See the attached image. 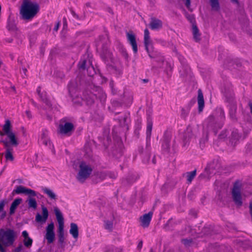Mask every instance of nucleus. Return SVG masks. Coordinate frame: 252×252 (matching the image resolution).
<instances>
[{"label":"nucleus","mask_w":252,"mask_h":252,"mask_svg":"<svg viewBox=\"0 0 252 252\" xmlns=\"http://www.w3.org/2000/svg\"><path fill=\"white\" fill-rule=\"evenodd\" d=\"M4 135L7 136L9 141L7 139H1L0 142L3 144L5 149L4 154L6 161L12 162L14 159L13 155V149L10 145L16 147L18 145L19 142L15 133L12 131V126L9 120L5 121L2 130H0V136L2 137Z\"/></svg>","instance_id":"1"},{"label":"nucleus","mask_w":252,"mask_h":252,"mask_svg":"<svg viewBox=\"0 0 252 252\" xmlns=\"http://www.w3.org/2000/svg\"><path fill=\"white\" fill-rule=\"evenodd\" d=\"M17 238V233L11 228L0 229V252H6L5 248L13 245Z\"/></svg>","instance_id":"2"},{"label":"nucleus","mask_w":252,"mask_h":252,"mask_svg":"<svg viewBox=\"0 0 252 252\" xmlns=\"http://www.w3.org/2000/svg\"><path fill=\"white\" fill-rule=\"evenodd\" d=\"M39 10L38 5L34 2L25 0L22 4L20 14L23 19L31 20Z\"/></svg>","instance_id":"3"},{"label":"nucleus","mask_w":252,"mask_h":252,"mask_svg":"<svg viewBox=\"0 0 252 252\" xmlns=\"http://www.w3.org/2000/svg\"><path fill=\"white\" fill-rule=\"evenodd\" d=\"M80 170L77 176V180L83 183L88 178L92 172L91 166L84 161L80 162L79 165Z\"/></svg>","instance_id":"4"},{"label":"nucleus","mask_w":252,"mask_h":252,"mask_svg":"<svg viewBox=\"0 0 252 252\" xmlns=\"http://www.w3.org/2000/svg\"><path fill=\"white\" fill-rule=\"evenodd\" d=\"M74 130V126L72 123L65 122V119H62L59 125L58 132L64 136H69L71 135Z\"/></svg>","instance_id":"5"},{"label":"nucleus","mask_w":252,"mask_h":252,"mask_svg":"<svg viewBox=\"0 0 252 252\" xmlns=\"http://www.w3.org/2000/svg\"><path fill=\"white\" fill-rule=\"evenodd\" d=\"M242 188V184L239 181H236L232 189V198L235 204L240 207L242 205V195L241 194V190Z\"/></svg>","instance_id":"6"},{"label":"nucleus","mask_w":252,"mask_h":252,"mask_svg":"<svg viewBox=\"0 0 252 252\" xmlns=\"http://www.w3.org/2000/svg\"><path fill=\"white\" fill-rule=\"evenodd\" d=\"M54 212L56 216L57 220L59 223L58 234L64 233V222L63 215L60 210L57 208H54Z\"/></svg>","instance_id":"7"},{"label":"nucleus","mask_w":252,"mask_h":252,"mask_svg":"<svg viewBox=\"0 0 252 252\" xmlns=\"http://www.w3.org/2000/svg\"><path fill=\"white\" fill-rule=\"evenodd\" d=\"M54 225L53 222L48 225L46 228L45 238L46 239L48 244L53 242L55 239V233L54 231Z\"/></svg>","instance_id":"8"},{"label":"nucleus","mask_w":252,"mask_h":252,"mask_svg":"<svg viewBox=\"0 0 252 252\" xmlns=\"http://www.w3.org/2000/svg\"><path fill=\"white\" fill-rule=\"evenodd\" d=\"M126 37L128 42L132 46L134 53H137L138 48L136 41L135 35L132 32H126Z\"/></svg>","instance_id":"9"},{"label":"nucleus","mask_w":252,"mask_h":252,"mask_svg":"<svg viewBox=\"0 0 252 252\" xmlns=\"http://www.w3.org/2000/svg\"><path fill=\"white\" fill-rule=\"evenodd\" d=\"M14 191L17 194L24 193L32 196H35L36 195V192L34 190L30 189H27L22 186H18Z\"/></svg>","instance_id":"10"},{"label":"nucleus","mask_w":252,"mask_h":252,"mask_svg":"<svg viewBox=\"0 0 252 252\" xmlns=\"http://www.w3.org/2000/svg\"><path fill=\"white\" fill-rule=\"evenodd\" d=\"M144 45L145 47V49L147 52L149 53V55L151 58H153L154 57L151 55L150 53V48L152 47V42L150 39V33L147 29H146L144 30Z\"/></svg>","instance_id":"11"},{"label":"nucleus","mask_w":252,"mask_h":252,"mask_svg":"<svg viewBox=\"0 0 252 252\" xmlns=\"http://www.w3.org/2000/svg\"><path fill=\"white\" fill-rule=\"evenodd\" d=\"M22 236L23 237V243L24 246L27 248H30L33 243L32 239L29 236L28 232L24 230L22 232Z\"/></svg>","instance_id":"12"},{"label":"nucleus","mask_w":252,"mask_h":252,"mask_svg":"<svg viewBox=\"0 0 252 252\" xmlns=\"http://www.w3.org/2000/svg\"><path fill=\"white\" fill-rule=\"evenodd\" d=\"M42 216L39 214H37L35 217V220L38 222H45L48 217V211L47 209L42 206Z\"/></svg>","instance_id":"13"},{"label":"nucleus","mask_w":252,"mask_h":252,"mask_svg":"<svg viewBox=\"0 0 252 252\" xmlns=\"http://www.w3.org/2000/svg\"><path fill=\"white\" fill-rule=\"evenodd\" d=\"M153 216V213L151 212H149L148 214H144L140 218L141 225L143 227H147L151 222Z\"/></svg>","instance_id":"14"},{"label":"nucleus","mask_w":252,"mask_h":252,"mask_svg":"<svg viewBox=\"0 0 252 252\" xmlns=\"http://www.w3.org/2000/svg\"><path fill=\"white\" fill-rule=\"evenodd\" d=\"M162 23L160 20L152 18L150 24V28L153 30H157L161 28Z\"/></svg>","instance_id":"15"},{"label":"nucleus","mask_w":252,"mask_h":252,"mask_svg":"<svg viewBox=\"0 0 252 252\" xmlns=\"http://www.w3.org/2000/svg\"><path fill=\"white\" fill-rule=\"evenodd\" d=\"M197 103L199 112H202L204 107V100L203 93L200 89L198 91Z\"/></svg>","instance_id":"16"},{"label":"nucleus","mask_w":252,"mask_h":252,"mask_svg":"<svg viewBox=\"0 0 252 252\" xmlns=\"http://www.w3.org/2000/svg\"><path fill=\"white\" fill-rule=\"evenodd\" d=\"M22 199L20 198H16L12 202L9 209L10 215H13L18 206L22 203Z\"/></svg>","instance_id":"17"},{"label":"nucleus","mask_w":252,"mask_h":252,"mask_svg":"<svg viewBox=\"0 0 252 252\" xmlns=\"http://www.w3.org/2000/svg\"><path fill=\"white\" fill-rule=\"evenodd\" d=\"M69 233L74 239H77L78 238L79 231L78 226L76 223H71Z\"/></svg>","instance_id":"18"},{"label":"nucleus","mask_w":252,"mask_h":252,"mask_svg":"<svg viewBox=\"0 0 252 252\" xmlns=\"http://www.w3.org/2000/svg\"><path fill=\"white\" fill-rule=\"evenodd\" d=\"M41 91V88L40 87H38L37 88L36 92L38 93V94L42 99V100L48 106L50 107L51 106V103L47 99L46 97V93H40Z\"/></svg>","instance_id":"19"},{"label":"nucleus","mask_w":252,"mask_h":252,"mask_svg":"<svg viewBox=\"0 0 252 252\" xmlns=\"http://www.w3.org/2000/svg\"><path fill=\"white\" fill-rule=\"evenodd\" d=\"M42 190L44 193L46 194L51 199L56 200L57 196L55 192L50 189L42 188Z\"/></svg>","instance_id":"20"},{"label":"nucleus","mask_w":252,"mask_h":252,"mask_svg":"<svg viewBox=\"0 0 252 252\" xmlns=\"http://www.w3.org/2000/svg\"><path fill=\"white\" fill-rule=\"evenodd\" d=\"M152 126H153V123H152V119L150 117H148L147 118V131H146L147 138L150 137V136H151V132H152Z\"/></svg>","instance_id":"21"},{"label":"nucleus","mask_w":252,"mask_h":252,"mask_svg":"<svg viewBox=\"0 0 252 252\" xmlns=\"http://www.w3.org/2000/svg\"><path fill=\"white\" fill-rule=\"evenodd\" d=\"M196 174V170H194L191 172H187L185 174L188 184L191 183L192 180L195 177Z\"/></svg>","instance_id":"22"},{"label":"nucleus","mask_w":252,"mask_h":252,"mask_svg":"<svg viewBox=\"0 0 252 252\" xmlns=\"http://www.w3.org/2000/svg\"><path fill=\"white\" fill-rule=\"evenodd\" d=\"M68 91L70 95L72 97H74V94L76 93L77 90L75 87V83L73 82H70L68 85Z\"/></svg>","instance_id":"23"},{"label":"nucleus","mask_w":252,"mask_h":252,"mask_svg":"<svg viewBox=\"0 0 252 252\" xmlns=\"http://www.w3.org/2000/svg\"><path fill=\"white\" fill-rule=\"evenodd\" d=\"M192 33L194 40L196 41H198L200 40V35L199 33V31L197 26L194 24L192 25Z\"/></svg>","instance_id":"24"},{"label":"nucleus","mask_w":252,"mask_h":252,"mask_svg":"<svg viewBox=\"0 0 252 252\" xmlns=\"http://www.w3.org/2000/svg\"><path fill=\"white\" fill-rule=\"evenodd\" d=\"M29 208L35 209L37 208V202L36 200L33 198H29L27 201Z\"/></svg>","instance_id":"25"},{"label":"nucleus","mask_w":252,"mask_h":252,"mask_svg":"<svg viewBox=\"0 0 252 252\" xmlns=\"http://www.w3.org/2000/svg\"><path fill=\"white\" fill-rule=\"evenodd\" d=\"M41 141L43 144L47 146L50 144V141L47 137V132H44L41 135Z\"/></svg>","instance_id":"26"},{"label":"nucleus","mask_w":252,"mask_h":252,"mask_svg":"<svg viewBox=\"0 0 252 252\" xmlns=\"http://www.w3.org/2000/svg\"><path fill=\"white\" fill-rule=\"evenodd\" d=\"M212 8L214 10H218L219 4L218 0H210Z\"/></svg>","instance_id":"27"},{"label":"nucleus","mask_w":252,"mask_h":252,"mask_svg":"<svg viewBox=\"0 0 252 252\" xmlns=\"http://www.w3.org/2000/svg\"><path fill=\"white\" fill-rule=\"evenodd\" d=\"M16 26L14 23L10 21H8L7 25V29L8 31H14L16 30Z\"/></svg>","instance_id":"28"},{"label":"nucleus","mask_w":252,"mask_h":252,"mask_svg":"<svg viewBox=\"0 0 252 252\" xmlns=\"http://www.w3.org/2000/svg\"><path fill=\"white\" fill-rule=\"evenodd\" d=\"M189 108H183L181 109V116L182 118H186L189 115Z\"/></svg>","instance_id":"29"},{"label":"nucleus","mask_w":252,"mask_h":252,"mask_svg":"<svg viewBox=\"0 0 252 252\" xmlns=\"http://www.w3.org/2000/svg\"><path fill=\"white\" fill-rule=\"evenodd\" d=\"M231 136H232L231 140H232V142L233 141V140H239L240 137L237 130H234L232 133Z\"/></svg>","instance_id":"30"},{"label":"nucleus","mask_w":252,"mask_h":252,"mask_svg":"<svg viewBox=\"0 0 252 252\" xmlns=\"http://www.w3.org/2000/svg\"><path fill=\"white\" fill-rule=\"evenodd\" d=\"M105 228L111 230L113 227V222L111 221H105L104 224Z\"/></svg>","instance_id":"31"},{"label":"nucleus","mask_w":252,"mask_h":252,"mask_svg":"<svg viewBox=\"0 0 252 252\" xmlns=\"http://www.w3.org/2000/svg\"><path fill=\"white\" fill-rule=\"evenodd\" d=\"M86 61L81 59L78 63V67L80 69H84L86 67Z\"/></svg>","instance_id":"32"},{"label":"nucleus","mask_w":252,"mask_h":252,"mask_svg":"<svg viewBox=\"0 0 252 252\" xmlns=\"http://www.w3.org/2000/svg\"><path fill=\"white\" fill-rule=\"evenodd\" d=\"M87 71L88 72V75L90 76H93L94 73V69L92 65L87 68Z\"/></svg>","instance_id":"33"},{"label":"nucleus","mask_w":252,"mask_h":252,"mask_svg":"<svg viewBox=\"0 0 252 252\" xmlns=\"http://www.w3.org/2000/svg\"><path fill=\"white\" fill-rule=\"evenodd\" d=\"M58 236L59 243L61 244L63 243L64 241V233L58 234Z\"/></svg>","instance_id":"34"},{"label":"nucleus","mask_w":252,"mask_h":252,"mask_svg":"<svg viewBox=\"0 0 252 252\" xmlns=\"http://www.w3.org/2000/svg\"><path fill=\"white\" fill-rule=\"evenodd\" d=\"M6 203L5 200H2L0 201V213L2 212L4 209V207Z\"/></svg>","instance_id":"35"},{"label":"nucleus","mask_w":252,"mask_h":252,"mask_svg":"<svg viewBox=\"0 0 252 252\" xmlns=\"http://www.w3.org/2000/svg\"><path fill=\"white\" fill-rule=\"evenodd\" d=\"M24 249L23 245L22 244H19L17 247H16L14 250V252H21L23 251Z\"/></svg>","instance_id":"36"},{"label":"nucleus","mask_w":252,"mask_h":252,"mask_svg":"<svg viewBox=\"0 0 252 252\" xmlns=\"http://www.w3.org/2000/svg\"><path fill=\"white\" fill-rule=\"evenodd\" d=\"M235 112H236V108L235 107H234L233 109H231V110H230V112H229L230 116L232 119H234L235 118Z\"/></svg>","instance_id":"37"},{"label":"nucleus","mask_w":252,"mask_h":252,"mask_svg":"<svg viewBox=\"0 0 252 252\" xmlns=\"http://www.w3.org/2000/svg\"><path fill=\"white\" fill-rule=\"evenodd\" d=\"M182 242L185 246H188L191 243V241L188 239H184L182 240Z\"/></svg>","instance_id":"38"},{"label":"nucleus","mask_w":252,"mask_h":252,"mask_svg":"<svg viewBox=\"0 0 252 252\" xmlns=\"http://www.w3.org/2000/svg\"><path fill=\"white\" fill-rule=\"evenodd\" d=\"M188 18L190 22V23L193 24V23L195 22V19L193 15H190L189 17H188Z\"/></svg>","instance_id":"39"},{"label":"nucleus","mask_w":252,"mask_h":252,"mask_svg":"<svg viewBox=\"0 0 252 252\" xmlns=\"http://www.w3.org/2000/svg\"><path fill=\"white\" fill-rule=\"evenodd\" d=\"M1 214L0 216V220H3L6 216V213L5 211H3L1 212Z\"/></svg>","instance_id":"40"},{"label":"nucleus","mask_w":252,"mask_h":252,"mask_svg":"<svg viewBox=\"0 0 252 252\" xmlns=\"http://www.w3.org/2000/svg\"><path fill=\"white\" fill-rule=\"evenodd\" d=\"M190 4V0H185V5L186 7L189 9Z\"/></svg>","instance_id":"41"},{"label":"nucleus","mask_w":252,"mask_h":252,"mask_svg":"<svg viewBox=\"0 0 252 252\" xmlns=\"http://www.w3.org/2000/svg\"><path fill=\"white\" fill-rule=\"evenodd\" d=\"M59 23H58L55 26L54 28V30L55 31H57L58 30L59 27Z\"/></svg>","instance_id":"42"},{"label":"nucleus","mask_w":252,"mask_h":252,"mask_svg":"<svg viewBox=\"0 0 252 252\" xmlns=\"http://www.w3.org/2000/svg\"><path fill=\"white\" fill-rule=\"evenodd\" d=\"M142 247V242L140 241L138 244L137 247L139 249H141Z\"/></svg>","instance_id":"43"},{"label":"nucleus","mask_w":252,"mask_h":252,"mask_svg":"<svg viewBox=\"0 0 252 252\" xmlns=\"http://www.w3.org/2000/svg\"><path fill=\"white\" fill-rule=\"evenodd\" d=\"M179 59L180 60V61L182 63H184V58L182 57H180L179 58Z\"/></svg>","instance_id":"44"},{"label":"nucleus","mask_w":252,"mask_h":252,"mask_svg":"<svg viewBox=\"0 0 252 252\" xmlns=\"http://www.w3.org/2000/svg\"><path fill=\"white\" fill-rule=\"evenodd\" d=\"M63 26H66V20L65 18H63Z\"/></svg>","instance_id":"45"},{"label":"nucleus","mask_w":252,"mask_h":252,"mask_svg":"<svg viewBox=\"0 0 252 252\" xmlns=\"http://www.w3.org/2000/svg\"><path fill=\"white\" fill-rule=\"evenodd\" d=\"M231 1L233 2H235V3H238V1L237 0H231Z\"/></svg>","instance_id":"46"},{"label":"nucleus","mask_w":252,"mask_h":252,"mask_svg":"<svg viewBox=\"0 0 252 252\" xmlns=\"http://www.w3.org/2000/svg\"><path fill=\"white\" fill-rule=\"evenodd\" d=\"M112 84H113V82H111L110 83V85L111 87L112 86Z\"/></svg>","instance_id":"47"},{"label":"nucleus","mask_w":252,"mask_h":252,"mask_svg":"<svg viewBox=\"0 0 252 252\" xmlns=\"http://www.w3.org/2000/svg\"><path fill=\"white\" fill-rule=\"evenodd\" d=\"M27 114H28V115L29 116V112L28 111H27Z\"/></svg>","instance_id":"48"}]
</instances>
